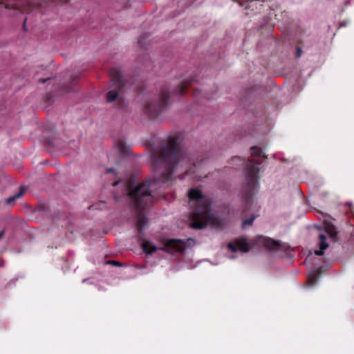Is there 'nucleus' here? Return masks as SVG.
I'll list each match as a JSON object with an SVG mask.
<instances>
[{"mask_svg": "<svg viewBox=\"0 0 354 354\" xmlns=\"http://www.w3.org/2000/svg\"><path fill=\"white\" fill-rule=\"evenodd\" d=\"M182 153L180 151H178V152H176L175 153L172 154V155H169L168 156V160L171 162H176V158H179L180 157H182ZM167 158V157L166 158Z\"/></svg>", "mask_w": 354, "mask_h": 354, "instance_id": "6e6552de", "label": "nucleus"}, {"mask_svg": "<svg viewBox=\"0 0 354 354\" xmlns=\"http://www.w3.org/2000/svg\"><path fill=\"white\" fill-rule=\"evenodd\" d=\"M142 248L147 254H152L158 250L173 253L183 250L184 249V243L181 240L171 239L165 241L160 246H156L151 241H145L142 243Z\"/></svg>", "mask_w": 354, "mask_h": 354, "instance_id": "f03ea898", "label": "nucleus"}, {"mask_svg": "<svg viewBox=\"0 0 354 354\" xmlns=\"http://www.w3.org/2000/svg\"><path fill=\"white\" fill-rule=\"evenodd\" d=\"M189 197L191 200H198V207L192 214L191 227L203 229L208 225H215L216 218L210 212L209 201L203 198L201 192L197 189H192L189 192Z\"/></svg>", "mask_w": 354, "mask_h": 354, "instance_id": "f257e3e1", "label": "nucleus"}, {"mask_svg": "<svg viewBox=\"0 0 354 354\" xmlns=\"http://www.w3.org/2000/svg\"><path fill=\"white\" fill-rule=\"evenodd\" d=\"M236 243L238 250H241V252H247L249 250L248 243L245 239L238 240Z\"/></svg>", "mask_w": 354, "mask_h": 354, "instance_id": "39448f33", "label": "nucleus"}, {"mask_svg": "<svg viewBox=\"0 0 354 354\" xmlns=\"http://www.w3.org/2000/svg\"><path fill=\"white\" fill-rule=\"evenodd\" d=\"M326 232L331 239H333L334 241L336 240V236L337 232L334 228L328 227Z\"/></svg>", "mask_w": 354, "mask_h": 354, "instance_id": "1a4fd4ad", "label": "nucleus"}, {"mask_svg": "<svg viewBox=\"0 0 354 354\" xmlns=\"http://www.w3.org/2000/svg\"><path fill=\"white\" fill-rule=\"evenodd\" d=\"M129 194L132 197V198L137 203H139V204L142 203L140 198L148 197L149 199L151 198V194L149 192V185L148 184H144V185H141L134 192H129Z\"/></svg>", "mask_w": 354, "mask_h": 354, "instance_id": "7ed1b4c3", "label": "nucleus"}, {"mask_svg": "<svg viewBox=\"0 0 354 354\" xmlns=\"http://www.w3.org/2000/svg\"><path fill=\"white\" fill-rule=\"evenodd\" d=\"M3 233H4L3 231L0 232V239L3 236Z\"/></svg>", "mask_w": 354, "mask_h": 354, "instance_id": "f3484780", "label": "nucleus"}, {"mask_svg": "<svg viewBox=\"0 0 354 354\" xmlns=\"http://www.w3.org/2000/svg\"><path fill=\"white\" fill-rule=\"evenodd\" d=\"M254 220V218L253 217V218H250L249 220L244 221L243 223V227H244L246 225H252V223H253Z\"/></svg>", "mask_w": 354, "mask_h": 354, "instance_id": "f8f14e48", "label": "nucleus"}, {"mask_svg": "<svg viewBox=\"0 0 354 354\" xmlns=\"http://www.w3.org/2000/svg\"><path fill=\"white\" fill-rule=\"evenodd\" d=\"M319 239H321L319 243L320 250L315 251V254L318 256L322 255L324 254V251L328 247V244L326 243L325 236L320 234Z\"/></svg>", "mask_w": 354, "mask_h": 354, "instance_id": "20e7f679", "label": "nucleus"}, {"mask_svg": "<svg viewBox=\"0 0 354 354\" xmlns=\"http://www.w3.org/2000/svg\"><path fill=\"white\" fill-rule=\"evenodd\" d=\"M111 171H112V169H109L108 172H111Z\"/></svg>", "mask_w": 354, "mask_h": 354, "instance_id": "a211bd4d", "label": "nucleus"}, {"mask_svg": "<svg viewBox=\"0 0 354 354\" xmlns=\"http://www.w3.org/2000/svg\"><path fill=\"white\" fill-rule=\"evenodd\" d=\"M25 193V189L21 187V189L17 192L16 193L14 196H11V197H9L7 200H6V203L8 204L12 203V201H14L16 199H18L19 198H21Z\"/></svg>", "mask_w": 354, "mask_h": 354, "instance_id": "423d86ee", "label": "nucleus"}, {"mask_svg": "<svg viewBox=\"0 0 354 354\" xmlns=\"http://www.w3.org/2000/svg\"><path fill=\"white\" fill-rule=\"evenodd\" d=\"M118 73V71L115 68L113 69H111L110 71V74L111 76L114 77L115 78H116V73Z\"/></svg>", "mask_w": 354, "mask_h": 354, "instance_id": "4468645a", "label": "nucleus"}, {"mask_svg": "<svg viewBox=\"0 0 354 354\" xmlns=\"http://www.w3.org/2000/svg\"><path fill=\"white\" fill-rule=\"evenodd\" d=\"M300 55H301V50L299 49L298 50V57H300Z\"/></svg>", "mask_w": 354, "mask_h": 354, "instance_id": "dca6fc26", "label": "nucleus"}, {"mask_svg": "<svg viewBox=\"0 0 354 354\" xmlns=\"http://www.w3.org/2000/svg\"><path fill=\"white\" fill-rule=\"evenodd\" d=\"M266 245L270 249H274L278 246L277 243L272 239H269L266 241Z\"/></svg>", "mask_w": 354, "mask_h": 354, "instance_id": "9d476101", "label": "nucleus"}, {"mask_svg": "<svg viewBox=\"0 0 354 354\" xmlns=\"http://www.w3.org/2000/svg\"><path fill=\"white\" fill-rule=\"evenodd\" d=\"M109 263H111L113 265H118V266L120 265L118 262H116V261H110Z\"/></svg>", "mask_w": 354, "mask_h": 354, "instance_id": "2eb2a0df", "label": "nucleus"}, {"mask_svg": "<svg viewBox=\"0 0 354 354\" xmlns=\"http://www.w3.org/2000/svg\"><path fill=\"white\" fill-rule=\"evenodd\" d=\"M229 249H230L232 252H236L238 250L237 245L235 246L233 243H230L227 245Z\"/></svg>", "mask_w": 354, "mask_h": 354, "instance_id": "ddd939ff", "label": "nucleus"}, {"mask_svg": "<svg viewBox=\"0 0 354 354\" xmlns=\"http://www.w3.org/2000/svg\"><path fill=\"white\" fill-rule=\"evenodd\" d=\"M251 153L253 156H260L261 153V150L259 147H252L251 149Z\"/></svg>", "mask_w": 354, "mask_h": 354, "instance_id": "9b49d317", "label": "nucleus"}, {"mask_svg": "<svg viewBox=\"0 0 354 354\" xmlns=\"http://www.w3.org/2000/svg\"><path fill=\"white\" fill-rule=\"evenodd\" d=\"M118 97V93L115 91H111L107 94V101L111 102L114 101Z\"/></svg>", "mask_w": 354, "mask_h": 354, "instance_id": "0eeeda50", "label": "nucleus"}]
</instances>
